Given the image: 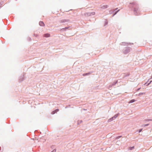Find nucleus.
<instances>
[{
	"mask_svg": "<svg viewBox=\"0 0 152 152\" xmlns=\"http://www.w3.org/2000/svg\"><path fill=\"white\" fill-rule=\"evenodd\" d=\"M129 8L131 9L132 10H133L134 14L136 15H139L140 12V10L139 9V6L138 4L135 2H132L130 3V4L129 5Z\"/></svg>",
	"mask_w": 152,
	"mask_h": 152,
	"instance_id": "f257e3e1",
	"label": "nucleus"
},
{
	"mask_svg": "<svg viewBox=\"0 0 152 152\" xmlns=\"http://www.w3.org/2000/svg\"><path fill=\"white\" fill-rule=\"evenodd\" d=\"M131 49V48L128 47H125L123 50V53L124 54H126L129 53Z\"/></svg>",
	"mask_w": 152,
	"mask_h": 152,
	"instance_id": "f03ea898",
	"label": "nucleus"
},
{
	"mask_svg": "<svg viewBox=\"0 0 152 152\" xmlns=\"http://www.w3.org/2000/svg\"><path fill=\"white\" fill-rule=\"evenodd\" d=\"M25 74V73H23V75H21L20 76L19 80V82H21L24 80L25 78L24 76Z\"/></svg>",
	"mask_w": 152,
	"mask_h": 152,
	"instance_id": "7ed1b4c3",
	"label": "nucleus"
},
{
	"mask_svg": "<svg viewBox=\"0 0 152 152\" xmlns=\"http://www.w3.org/2000/svg\"><path fill=\"white\" fill-rule=\"evenodd\" d=\"M118 80H116L114 81L112 84L110 85L109 86V88H110L112 87L113 86H115V84H116V83H118Z\"/></svg>",
	"mask_w": 152,
	"mask_h": 152,
	"instance_id": "20e7f679",
	"label": "nucleus"
},
{
	"mask_svg": "<svg viewBox=\"0 0 152 152\" xmlns=\"http://www.w3.org/2000/svg\"><path fill=\"white\" fill-rule=\"evenodd\" d=\"M69 21L70 20L69 19H63L61 20L60 22L61 23H65Z\"/></svg>",
	"mask_w": 152,
	"mask_h": 152,
	"instance_id": "39448f33",
	"label": "nucleus"
},
{
	"mask_svg": "<svg viewBox=\"0 0 152 152\" xmlns=\"http://www.w3.org/2000/svg\"><path fill=\"white\" fill-rule=\"evenodd\" d=\"M117 8L115 9V10L113 11V12H115L113 14V15L112 16L113 17L114 15H116L120 10H118L116 11H115Z\"/></svg>",
	"mask_w": 152,
	"mask_h": 152,
	"instance_id": "423d86ee",
	"label": "nucleus"
},
{
	"mask_svg": "<svg viewBox=\"0 0 152 152\" xmlns=\"http://www.w3.org/2000/svg\"><path fill=\"white\" fill-rule=\"evenodd\" d=\"M93 72V71H91V72H87V73H85L83 74V76H85L88 75H90Z\"/></svg>",
	"mask_w": 152,
	"mask_h": 152,
	"instance_id": "0eeeda50",
	"label": "nucleus"
},
{
	"mask_svg": "<svg viewBox=\"0 0 152 152\" xmlns=\"http://www.w3.org/2000/svg\"><path fill=\"white\" fill-rule=\"evenodd\" d=\"M148 82H149V80H148V81L147 82H146V83H145L144 85H145L146 86H149L150 85V84L151 83V82H152V80L150 81L149 83H148Z\"/></svg>",
	"mask_w": 152,
	"mask_h": 152,
	"instance_id": "6e6552de",
	"label": "nucleus"
},
{
	"mask_svg": "<svg viewBox=\"0 0 152 152\" xmlns=\"http://www.w3.org/2000/svg\"><path fill=\"white\" fill-rule=\"evenodd\" d=\"M59 110L58 109H56L55 110H54L53 111L51 112V114H54L55 113H56Z\"/></svg>",
	"mask_w": 152,
	"mask_h": 152,
	"instance_id": "1a4fd4ad",
	"label": "nucleus"
},
{
	"mask_svg": "<svg viewBox=\"0 0 152 152\" xmlns=\"http://www.w3.org/2000/svg\"><path fill=\"white\" fill-rule=\"evenodd\" d=\"M50 36V34L49 33H46L44 34V37H48Z\"/></svg>",
	"mask_w": 152,
	"mask_h": 152,
	"instance_id": "9d476101",
	"label": "nucleus"
},
{
	"mask_svg": "<svg viewBox=\"0 0 152 152\" xmlns=\"http://www.w3.org/2000/svg\"><path fill=\"white\" fill-rule=\"evenodd\" d=\"M114 119H115L113 117H112L108 120L107 122L108 123L110 122Z\"/></svg>",
	"mask_w": 152,
	"mask_h": 152,
	"instance_id": "9b49d317",
	"label": "nucleus"
},
{
	"mask_svg": "<svg viewBox=\"0 0 152 152\" xmlns=\"http://www.w3.org/2000/svg\"><path fill=\"white\" fill-rule=\"evenodd\" d=\"M39 25L41 26H45V24L44 22L42 21H40L39 23Z\"/></svg>",
	"mask_w": 152,
	"mask_h": 152,
	"instance_id": "f8f14e48",
	"label": "nucleus"
},
{
	"mask_svg": "<svg viewBox=\"0 0 152 152\" xmlns=\"http://www.w3.org/2000/svg\"><path fill=\"white\" fill-rule=\"evenodd\" d=\"M70 27V26H67L65 27L64 28H62L61 29L62 31H66V30L68 29Z\"/></svg>",
	"mask_w": 152,
	"mask_h": 152,
	"instance_id": "ddd939ff",
	"label": "nucleus"
},
{
	"mask_svg": "<svg viewBox=\"0 0 152 152\" xmlns=\"http://www.w3.org/2000/svg\"><path fill=\"white\" fill-rule=\"evenodd\" d=\"M85 15L86 16H91L90 12H86L85 13Z\"/></svg>",
	"mask_w": 152,
	"mask_h": 152,
	"instance_id": "4468645a",
	"label": "nucleus"
},
{
	"mask_svg": "<svg viewBox=\"0 0 152 152\" xmlns=\"http://www.w3.org/2000/svg\"><path fill=\"white\" fill-rule=\"evenodd\" d=\"M108 7V6L107 5H103L102 7V9H104L105 8H107Z\"/></svg>",
	"mask_w": 152,
	"mask_h": 152,
	"instance_id": "2eb2a0df",
	"label": "nucleus"
},
{
	"mask_svg": "<svg viewBox=\"0 0 152 152\" xmlns=\"http://www.w3.org/2000/svg\"><path fill=\"white\" fill-rule=\"evenodd\" d=\"M135 101H136V100L134 99H132L130 100L129 102V103H133V102H134Z\"/></svg>",
	"mask_w": 152,
	"mask_h": 152,
	"instance_id": "dca6fc26",
	"label": "nucleus"
},
{
	"mask_svg": "<svg viewBox=\"0 0 152 152\" xmlns=\"http://www.w3.org/2000/svg\"><path fill=\"white\" fill-rule=\"evenodd\" d=\"M119 113H118L116 114H115L113 117H114V118L115 119L118 116V115H119Z\"/></svg>",
	"mask_w": 152,
	"mask_h": 152,
	"instance_id": "f3484780",
	"label": "nucleus"
},
{
	"mask_svg": "<svg viewBox=\"0 0 152 152\" xmlns=\"http://www.w3.org/2000/svg\"><path fill=\"white\" fill-rule=\"evenodd\" d=\"M145 94V93L142 92V93H140L138 94L137 95V96H140V95H143Z\"/></svg>",
	"mask_w": 152,
	"mask_h": 152,
	"instance_id": "a211bd4d",
	"label": "nucleus"
},
{
	"mask_svg": "<svg viewBox=\"0 0 152 152\" xmlns=\"http://www.w3.org/2000/svg\"><path fill=\"white\" fill-rule=\"evenodd\" d=\"M127 43L125 42H122L120 44V45H125Z\"/></svg>",
	"mask_w": 152,
	"mask_h": 152,
	"instance_id": "6ab92c4d",
	"label": "nucleus"
},
{
	"mask_svg": "<svg viewBox=\"0 0 152 152\" xmlns=\"http://www.w3.org/2000/svg\"><path fill=\"white\" fill-rule=\"evenodd\" d=\"M122 137L121 135L117 137H116L115 138V140H118L120 138Z\"/></svg>",
	"mask_w": 152,
	"mask_h": 152,
	"instance_id": "aec40b11",
	"label": "nucleus"
},
{
	"mask_svg": "<svg viewBox=\"0 0 152 152\" xmlns=\"http://www.w3.org/2000/svg\"><path fill=\"white\" fill-rule=\"evenodd\" d=\"M129 75L130 74L129 73L125 74L124 76L125 77H127L129 76Z\"/></svg>",
	"mask_w": 152,
	"mask_h": 152,
	"instance_id": "412c9836",
	"label": "nucleus"
},
{
	"mask_svg": "<svg viewBox=\"0 0 152 152\" xmlns=\"http://www.w3.org/2000/svg\"><path fill=\"white\" fill-rule=\"evenodd\" d=\"M142 130V129H140L137 130V132H138V133L141 132Z\"/></svg>",
	"mask_w": 152,
	"mask_h": 152,
	"instance_id": "4be33fe9",
	"label": "nucleus"
},
{
	"mask_svg": "<svg viewBox=\"0 0 152 152\" xmlns=\"http://www.w3.org/2000/svg\"><path fill=\"white\" fill-rule=\"evenodd\" d=\"M134 148V146H132V147H129V149L130 150H132Z\"/></svg>",
	"mask_w": 152,
	"mask_h": 152,
	"instance_id": "5701e85b",
	"label": "nucleus"
},
{
	"mask_svg": "<svg viewBox=\"0 0 152 152\" xmlns=\"http://www.w3.org/2000/svg\"><path fill=\"white\" fill-rule=\"evenodd\" d=\"M82 122V120L78 121L77 122L78 124H79Z\"/></svg>",
	"mask_w": 152,
	"mask_h": 152,
	"instance_id": "b1692460",
	"label": "nucleus"
},
{
	"mask_svg": "<svg viewBox=\"0 0 152 152\" xmlns=\"http://www.w3.org/2000/svg\"><path fill=\"white\" fill-rule=\"evenodd\" d=\"M149 125V124H143L142 126L143 127H145V126H148Z\"/></svg>",
	"mask_w": 152,
	"mask_h": 152,
	"instance_id": "393cba45",
	"label": "nucleus"
},
{
	"mask_svg": "<svg viewBox=\"0 0 152 152\" xmlns=\"http://www.w3.org/2000/svg\"><path fill=\"white\" fill-rule=\"evenodd\" d=\"M145 121H152V119H145Z\"/></svg>",
	"mask_w": 152,
	"mask_h": 152,
	"instance_id": "a878e982",
	"label": "nucleus"
},
{
	"mask_svg": "<svg viewBox=\"0 0 152 152\" xmlns=\"http://www.w3.org/2000/svg\"><path fill=\"white\" fill-rule=\"evenodd\" d=\"M91 15H94L95 14V12H90Z\"/></svg>",
	"mask_w": 152,
	"mask_h": 152,
	"instance_id": "bb28decb",
	"label": "nucleus"
},
{
	"mask_svg": "<svg viewBox=\"0 0 152 152\" xmlns=\"http://www.w3.org/2000/svg\"><path fill=\"white\" fill-rule=\"evenodd\" d=\"M28 41H31V38L30 37H28Z\"/></svg>",
	"mask_w": 152,
	"mask_h": 152,
	"instance_id": "cd10ccee",
	"label": "nucleus"
},
{
	"mask_svg": "<svg viewBox=\"0 0 152 152\" xmlns=\"http://www.w3.org/2000/svg\"><path fill=\"white\" fill-rule=\"evenodd\" d=\"M4 3V2L3 1H2L1 2H0V6H1V5H3V4Z\"/></svg>",
	"mask_w": 152,
	"mask_h": 152,
	"instance_id": "c85d7f7f",
	"label": "nucleus"
},
{
	"mask_svg": "<svg viewBox=\"0 0 152 152\" xmlns=\"http://www.w3.org/2000/svg\"><path fill=\"white\" fill-rule=\"evenodd\" d=\"M107 23L108 22L107 20L105 21V23L104 24V26L107 25Z\"/></svg>",
	"mask_w": 152,
	"mask_h": 152,
	"instance_id": "c756f323",
	"label": "nucleus"
},
{
	"mask_svg": "<svg viewBox=\"0 0 152 152\" xmlns=\"http://www.w3.org/2000/svg\"><path fill=\"white\" fill-rule=\"evenodd\" d=\"M56 149H55L53 151H51V152H56Z\"/></svg>",
	"mask_w": 152,
	"mask_h": 152,
	"instance_id": "7c9ffc66",
	"label": "nucleus"
},
{
	"mask_svg": "<svg viewBox=\"0 0 152 152\" xmlns=\"http://www.w3.org/2000/svg\"><path fill=\"white\" fill-rule=\"evenodd\" d=\"M34 36H35L36 37H37L38 35L37 34H34Z\"/></svg>",
	"mask_w": 152,
	"mask_h": 152,
	"instance_id": "2f4dec72",
	"label": "nucleus"
},
{
	"mask_svg": "<svg viewBox=\"0 0 152 152\" xmlns=\"http://www.w3.org/2000/svg\"><path fill=\"white\" fill-rule=\"evenodd\" d=\"M140 88H137V91H139V90L140 89Z\"/></svg>",
	"mask_w": 152,
	"mask_h": 152,
	"instance_id": "473e14b6",
	"label": "nucleus"
},
{
	"mask_svg": "<svg viewBox=\"0 0 152 152\" xmlns=\"http://www.w3.org/2000/svg\"><path fill=\"white\" fill-rule=\"evenodd\" d=\"M113 12V11H109V12H110V13H111Z\"/></svg>",
	"mask_w": 152,
	"mask_h": 152,
	"instance_id": "72a5a7b5",
	"label": "nucleus"
},
{
	"mask_svg": "<svg viewBox=\"0 0 152 152\" xmlns=\"http://www.w3.org/2000/svg\"><path fill=\"white\" fill-rule=\"evenodd\" d=\"M151 78H152V77H151L149 79H151Z\"/></svg>",
	"mask_w": 152,
	"mask_h": 152,
	"instance_id": "f704fd0d",
	"label": "nucleus"
},
{
	"mask_svg": "<svg viewBox=\"0 0 152 152\" xmlns=\"http://www.w3.org/2000/svg\"><path fill=\"white\" fill-rule=\"evenodd\" d=\"M83 110H87L86 109H83Z\"/></svg>",
	"mask_w": 152,
	"mask_h": 152,
	"instance_id": "c9c22d12",
	"label": "nucleus"
}]
</instances>
